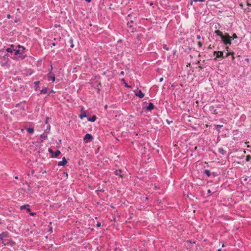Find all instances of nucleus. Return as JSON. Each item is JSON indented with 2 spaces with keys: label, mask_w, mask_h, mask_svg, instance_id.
I'll use <instances>...</instances> for the list:
<instances>
[{
  "label": "nucleus",
  "mask_w": 251,
  "mask_h": 251,
  "mask_svg": "<svg viewBox=\"0 0 251 251\" xmlns=\"http://www.w3.org/2000/svg\"><path fill=\"white\" fill-rule=\"evenodd\" d=\"M215 33L217 36H220L222 41L225 45H231L232 37L229 36L227 33L223 34L222 31L219 30H216L215 31Z\"/></svg>",
  "instance_id": "1"
},
{
  "label": "nucleus",
  "mask_w": 251,
  "mask_h": 251,
  "mask_svg": "<svg viewBox=\"0 0 251 251\" xmlns=\"http://www.w3.org/2000/svg\"><path fill=\"white\" fill-rule=\"evenodd\" d=\"M14 53L15 55H18V57H15V58L18 59V58H20L22 59H25L26 57V55L25 53V52L20 51V49H15Z\"/></svg>",
  "instance_id": "2"
},
{
  "label": "nucleus",
  "mask_w": 251,
  "mask_h": 251,
  "mask_svg": "<svg viewBox=\"0 0 251 251\" xmlns=\"http://www.w3.org/2000/svg\"><path fill=\"white\" fill-rule=\"evenodd\" d=\"M48 151L51 154V157L52 158L57 157L61 153L59 150H57L56 151L54 152L53 150L50 148L48 149Z\"/></svg>",
  "instance_id": "3"
},
{
  "label": "nucleus",
  "mask_w": 251,
  "mask_h": 251,
  "mask_svg": "<svg viewBox=\"0 0 251 251\" xmlns=\"http://www.w3.org/2000/svg\"><path fill=\"white\" fill-rule=\"evenodd\" d=\"M52 67L51 66L50 70L49 71V73L48 74V80H52V82H54L55 79V77L54 74L52 73Z\"/></svg>",
  "instance_id": "4"
},
{
  "label": "nucleus",
  "mask_w": 251,
  "mask_h": 251,
  "mask_svg": "<svg viewBox=\"0 0 251 251\" xmlns=\"http://www.w3.org/2000/svg\"><path fill=\"white\" fill-rule=\"evenodd\" d=\"M9 237V233L8 232H2L0 234V239L4 240L5 238H8Z\"/></svg>",
  "instance_id": "5"
},
{
  "label": "nucleus",
  "mask_w": 251,
  "mask_h": 251,
  "mask_svg": "<svg viewBox=\"0 0 251 251\" xmlns=\"http://www.w3.org/2000/svg\"><path fill=\"white\" fill-rule=\"evenodd\" d=\"M83 139L86 142H90L93 139V136L90 134L87 133L85 135Z\"/></svg>",
  "instance_id": "6"
},
{
  "label": "nucleus",
  "mask_w": 251,
  "mask_h": 251,
  "mask_svg": "<svg viewBox=\"0 0 251 251\" xmlns=\"http://www.w3.org/2000/svg\"><path fill=\"white\" fill-rule=\"evenodd\" d=\"M5 241H6V244L7 245H10L12 247L16 245V242L13 241L11 239H5Z\"/></svg>",
  "instance_id": "7"
},
{
  "label": "nucleus",
  "mask_w": 251,
  "mask_h": 251,
  "mask_svg": "<svg viewBox=\"0 0 251 251\" xmlns=\"http://www.w3.org/2000/svg\"><path fill=\"white\" fill-rule=\"evenodd\" d=\"M154 108V105L153 104V103L152 102H150L149 103V105L146 106V110L147 111H151L152 110H153Z\"/></svg>",
  "instance_id": "8"
},
{
  "label": "nucleus",
  "mask_w": 251,
  "mask_h": 251,
  "mask_svg": "<svg viewBox=\"0 0 251 251\" xmlns=\"http://www.w3.org/2000/svg\"><path fill=\"white\" fill-rule=\"evenodd\" d=\"M67 163V161L65 157L62 158V160L61 161H59L58 163V166H64L66 165Z\"/></svg>",
  "instance_id": "9"
},
{
  "label": "nucleus",
  "mask_w": 251,
  "mask_h": 251,
  "mask_svg": "<svg viewBox=\"0 0 251 251\" xmlns=\"http://www.w3.org/2000/svg\"><path fill=\"white\" fill-rule=\"evenodd\" d=\"M47 138V134L43 133L40 136V143H42Z\"/></svg>",
  "instance_id": "10"
},
{
  "label": "nucleus",
  "mask_w": 251,
  "mask_h": 251,
  "mask_svg": "<svg viewBox=\"0 0 251 251\" xmlns=\"http://www.w3.org/2000/svg\"><path fill=\"white\" fill-rule=\"evenodd\" d=\"M29 204H25L24 205H22L20 207V209H25L26 211L28 212H30V209L29 208Z\"/></svg>",
  "instance_id": "11"
},
{
  "label": "nucleus",
  "mask_w": 251,
  "mask_h": 251,
  "mask_svg": "<svg viewBox=\"0 0 251 251\" xmlns=\"http://www.w3.org/2000/svg\"><path fill=\"white\" fill-rule=\"evenodd\" d=\"M222 57V58H225L226 57H224V53L221 51H218V54L216 55V57L214 58V60H216L217 58Z\"/></svg>",
  "instance_id": "12"
},
{
  "label": "nucleus",
  "mask_w": 251,
  "mask_h": 251,
  "mask_svg": "<svg viewBox=\"0 0 251 251\" xmlns=\"http://www.w3.org/2000/svg\"><path fill=\"white\" fill-rule=\"evenodd\" d=\"M135 95L141 99L144 98L145 96L144 94L140 90H138Z\"/></svg>",
  "instance_id": "13"
},
{
  "label": "nucleus",
  "mask_w": 251,
  "mask_h": 251,
  "mask_svg": "<svg viewBox=\"0 0 251 251\" xmlns=\"http://www.w3.org/2000/svg\"><path fill=\"white\" fill-rule=\"evenodd\" d=\"M83 108H82L81 110V114H80L79 115V118L80 119H82L83 118H85L87 116L86 115V112L85 111L83 110Z\"/></svg>",
  "instance_id": "14"
},
{
  "label": "nucleus",
  "mask_w": 251,
  "mask_h": 251,
  "mask_svg": "<svg viewBox=\"0 0 251 251\" xmlns=\"http://www.w3.org/2000/svg\"><path fill=\"white\" fill-rule=\"evenodd\" d=\"M114 173L116 176H119L123 177V176L122 175V171L121 170H116Z\"/></svg>",
  "instance_id": "15"
},
{
  "label": "nucleus",
  "mask_w": 251,
  "mask_h": 251,
  "mask_svg": "<svg viewBox=\"0 0 251 251\" xmlns=\"http://www.w3.org/2000/svg\"><path fill=\"white\" fill-rule=\"evenodd\" d=\"M218 151L219 153L223 155H225L226 154V151H225L223 148H220L218 149Z\"/></svg>",
  "instance_id": "16"
},
{
  "label": "nucleus",
  "mask_w": 251,
  "mask_h": 251,
  "mask_svg": "<svg viewBox=\"0 0 251 251\" xmlns=\"http://www.w3.org/2000/svg\"><path fill=\"white\" fill-rule=\"evenodd\" d=\"M96 116L93 115L92 117L88 119V121L91 122H94L96 120Z\"/></svg>",
  "instance_id": "17"
},
{
  "label": "nucleus",
  "mask_w": 251,
  "mask_h": 251,
  "mask_svg": "<svg viewBox=\"0 0 251 251\" xmlns=\"http://www.w3.org/2000/svg\"><path fill=\"white\" fill-rule=\"evenodd\" d=\"M203 174L206 175L208 177L210 176L211 175V174L210 171L208 170H204Z\"/></svg>",
  "instance_id": "18"
},
{
  "label": "nucleus",
  "mask_w": 251,
  "mask_h": 251,
  "mask_svg": "<svg viewBox=\"0 0 251 251\" xmlns=\"http://www.w3.org/2000/svg\"><path fill=\"white\" fill-rule=\"evenodd\" d=\"M48 93V88L47 87L44 88L43 89L41 90L40 94H46Z\"/></svg>",
  "instance_id": "19"
},
{
  "label": "nucleus",
  "mask_w": 251,
  "mask_h": 251,
  "mask_svg": "<svg viewBox=\"0 0 251 251\" xmlns=\"http://www.w3.org/2000/svg\"><path fill=\"white\" fill-rule=\"evenodd\" d=\"M27 131L30 134L34 133V130L33 127H29L27 129Z\"/></svg>",
  "instance_id": "20"
},
{
  "label": "nucleus",
  "mask_w": 251,
  "mask_h": 251,
  "mask_svg": "<svg viewBox=\"0 0 251 251\" xmlns=\"http://www.w3.org/2000/svg\"><path fill=\"white\" fill-rule=\"evenodd\" d=\"M210 110L212 112V113L214 114H217V110L214 108L213 106H211L210 107Z\"/></svg>",
  "instance_id": "21"
},
{
  "label": "nucleus",
  "mask_w": 251,
  "mask_h": 251,
  "mask_svg": "<svg viewBox=\"0 0 251 251\" xmlns=\"http://www.w3.org/2000/svg\"><path fill=\"white\" fill-rule=\"evenodd\" d=\"M223 126V125H215L216 129L219 132H220V129Z\"/></svg>",
  "instance_id": "22"
},
{
  "label": "nucleus",
  "mask_w": 251,
  "mask_h": 251,
  "mask_svg": "<svg viewBox=\"0 0 251 251\" xmlns=\"http://www.w3.org/2000/svg\"><path fill=\"white\" fill-rule=\"evenodd\" d=\"M40 83V81H36L34 82V84H35V89L36 90L38 87H39V84Z\"/></svg>",
  "instance_id": "23"
},
{
  "label": "nucleus",
  "mask_w": 251,
  "mask_h": 251,
  "mask_svg": "<svg viewBox=\"0 0 251 251\" xmlns=\"http://www.w3.org/2000/svg\"><path fill=\"white\" fill-rule=\"evenodd\" d=\"M14 50H15L14 49H11L10 48H8L6 50L7 52H10V53H12L13 52V51H14Z\"/></svg>",
  "instance_id": "24"
},
{
  "label": "nucleus",
  "mask_w": 251,
  "mask_h": 251,
  "mask_svg": "<svg viewBox=\"0 0 251 251\" xmlns=\"http://www.w3.org/2000/svg\"><path fill=\"white\" fill-rule=\"evenodd\" d=\"M226 54L228 56L230 55H232V60H233L234 59V57L233 56V55H234L233 52H227Z\"/></svg>",
  "instance_id": "25"
},
{
  "label": "nucleus",
  "mask_w": 251,
  "mask_h": 251,
  "mask_svg": "<svg viewBox=\"0 0 251 251\" xmlns=\"http://www.w3.org/2000/svg\"><path fill=\"white\" fill-rule=\"evenodd\" d=\"M251 160V156L250 155H248L246 156V160L247 162L250 161Z\"/></svg>",
  "instance_id": "26"
},
{
  "label": "nucleus",
  "mask_w": 251,
  "mask_h": 251,
  "mask_svg": "<svg viewBox=\"0 0 251 251\" xmlns=\"http://www.w3.org/2000/svg\"><path fill=\"white\" fill-rule=\"evenodd\" d=\"M231 37H232V39L238 38V37H237V35L235 33H234L232 35V36Z\"/></svg>",
  "instance_id": "27"
},
{
  "label": "nucleus",
  "mask_w": 251,
  "mask_h": 251,
  "mask_svg": "<svg viewBox=\"0 0 251 251\" xmlns=\"http://www.w3.org/2000/svg\"><path fill=\"white\" fill-rule=\"evenodd\" d=\"M163 48L164 49H165V50H169V48L167 47L166 45H163Z\"/></svg>",
  "instance_id": "28"
},
{
  "label": "nucleus",
  "mask_w": 251,
  "mask_h": 251,
  "mask_svg": "<svg viewBox=\"0 0 251 251\" xmlns=\"http://www.w3.org/2000/svg\"><path fill=\"white\" fill-rule=\"evenodd\" d=\"M70 42L71 45V47L73 48L74 47V45L73 44V39H71L70 40Z\"/></svg>",
  "instance_id": "29"
},
{
  "label": "nucleus",
  "mask_w": 251,
  "mask_h": 251,
  "mask_svg": "<svg viewBox=\"0 0 251 251\" xmlns=\"http://www.w3.org/2000/svg\"><path fill=\"white\" fill-rule=\"evenodd\" d=\"M195 2H203L205 0H193Z\"/></svg>",
  "instance_id": "30"
},
{
  "label": "nucleus",
  "mask_w": 251,
  "mask_h": 251,
  "mask_svg": "<svg viewBox=\"0 0 251 251\" xmlns=\"http://www.w3.org/2000/svg\"><path fill=\"white\" fill-rule=\"evenodd\" d=\"M29 213L30 215H31V216H34L36 214L35 212H31V211Z\"/></svg>",
  "instance_id": "31"
},
{
  "label": "nucleus",
  "mask_w": 251,
  "mask_h": 251,
  "mask_svg": "<svg viewBox=\"0 0 251 251\" xmlns=\"http://www.w3.org/2000/svg\"><path fill=\"white\" fill-rule=\"evenodd\" d=\"M2 246H5L7 245L6 244V241H5V240H2Z\"/></svg>",
  "instance_id": "32"
},
{
  "label": "nucleus",
  "mask_w": 251,
  "mask_h": 251,
  "mask_svg": "<svg viewBox=\"0 0 251 251\" xmlns=\"http://www.w3.org/2000/svg\"><path fill=\"white\" fill-rule=\"evenodd\" d=\"M50 118L49 117H47L46 118V121H45V124H48V120L50 119Z\"/></svg>",
  "instance_id": "33"
},
{
  "label": "nucleus",
  "mask_w": 251,
  "mask_h": 251,
  "mask_svg": "<svg viewBox=\"0 0 251 251\" xmlns=\"http://www.w3.org/2000/svg\"><path fill=\"white\" fill-rule=\"evenodd\" d=\"M101 226V223L99 222H97V226L99 227Z\"/></svg>",
  "instance_id": "34"
},
{
  "label": "nucleus",
  "mask_w": 251,
  "mask_h": 251,
  "mask_svg": "<svg viewBox=\"0 0 251 251\" xmlns=\"http://www.w3.org/2000/svg\"><path fill=\"white\" fill-rule=\"evenodd\" d=\"M187 243H189V244H192V243L195 244L196 242L195 241H194L193 242H192L190 240H187Z\"/></svg>",
  "instance_id": "35"
},
{
  "label": "nucleus",
  "mask_w": 251,
  "mask_h": 251,
  "mask_svg": "<svg viewBox=\"0 0 251 251\" xmlns=\"http://www.w3.org/2000/svg\"><path fill=\"white\" fill-rule=\"evenodd\" d=\"M50 125H49V126H48L47 127V129H46V131L48 130V131H50Z\"/></svg>",
  "instance_id": "36"
},
{
  "label": "nucleus",
  "mask_w": 251,
  "mask_h": 251,
  "mask_svg": "<svg viewBox=\"0 0 251 251\" xmlns=\"http://www.w3.org/2000/svg\"><path fill=\"white\" fill-rule=\"evenodd\" d=\"M25 50V47H22V49H20V51L21 52H24V50Z\"/></svg>",
  "instance_id": "37"
},
{
  "label": "nucleus",
  "mask_w": 251,
  "mask_h": 251,
  "mask_svg": "<svg viewBox=\"0 0 251 251\" xmlns=\"http://www.w3.org/2000/svg\"><path fill=\"white\" fill-rule=\"evenodd\" d=\"M22 47H23V46H21V45H18V46H17V48H19V49H22Z\"/></svg>",
  "instance_id": "38"
},
{
  "label": "nucleus",
  "mask_w": 251,
  "mask_h": 251,
  "mask_svg": "<svg viewBox=\"0 0 251 251\" xmlns=\"http://www.w3.org/2000/svg\"><path fill=\"white\" fill-rule=\"evenodd\" d=\"M198 45H199V47L202 46V43L201 42H198Z\"/></svg>",
  "instance_id": "39"
},
{
  "label": "nucleus",
  "mask_w": 251,
  "mask_h": 251,
  "mask_svg": "<svg viewBox=\"0 0 251 251\" xmlns=\"http://www.w3.org/2000/svg\"><path fill=\"white\" fill-rule=\"evenodd\" d=\"M56 45V44L55 43H53L51 44V47H54Z\"/></svg>",
  "instance_id": "40"
},
{
  "label": "nucleus",
  "mask_w": 251,
  "mask_h": 251,
  "mask_svg": "<svg viewBox=\"0 0 251 251\" xmlns=\"http://www.w3.org/2000/svg\"><path fill=\"white\" fill-rule=\"evenodd\" d=\"M213 53H214V55H217V54H218V51H214Z\"/></svg>",
  "instance_id": "41"
},
{
  "label": "nucleus",
  "mask_w": 251,
  "mask_h": 251,
  "mask_svg": "<svg viewBox=\"0 0 251 251\" xmlns=\"http://www.w3.org/2000/svg\"><path fill=\"white\" fill-rule=\"evenodd\" d=\"M14 45H11L10 48L11 49H14Z\"/></svg>",
  "instance_id": "42"
},
{
  "label": "nucleus",
  "mask_w": 251,
  "mask_h": 251,
  "mask_svg": "<svg viewBox=\"0 0 251 251\" xmlns=\"http://www.w3.org/2000/svg\"><path fill=\"white\" fill-rule=\"evenodd\" d=\"M125 87H129V86L128 85V84L125 82Z\"/></svg>",
  "instance_id": "43"
},
{
  "label": "nucleus",
  "mask_w": 251,
  "mask_h": 251,
  "mask_svg": "<svg viewBox=\"0 0 251 251\" xmlns=\"http://www.w3.org/2000/svg\"><path fill=\"white\" fill-rule=\"evenodd\" d=\"M124 71H121V73H120V75H124Z\"/></svg>",
  "instance_id": "44"
},
{
  "label": "nucleus",
  "mask_w": 251,
  "mask_h": 251,
  "mask_svg": "<svg viewBox=\"0 0 251 251\" xmlns=\"http://www.w3.org/2000/svg\"><path fill=\"white\" fill-rule=\"evenodd\" d=\"M163 77L160 78V79H159V81L160 82H162V81H163Z\"/></svg>",
  "instance_id": "45"
},
{
  "label": "nucleus",
  "mask_w": 251,
  "mask_h": 251,
  "mask_svg": "<svg viewBox=\"0 0 251 251\" xmlns=\"http://www.w3.org/2000/svg\"><path fill=\"white\" fill-rule=\"evenodd\" d=\"M7 18L8 19H10V18H11V16H10V15L8 14V15H7Z\"/></svg>",
  "instance_id": "46"
},
{
  "label": "nucleus",
  "mask_w": 251,
  "mask_h": 251,
  "mask_svg": "<svg viewBox=\"0 0 251 251\" xmlns=\"http://www.w3.org/2000/svg\"><path fill=\"white\" fill-rule=\"evenodd\" d=\"M198 67H199V68H200L201 70L203 69V67L202 66H199Z\"/></svg>",
  "instance_id": "47"
},
{
  "label": "nucleus",
  "mask_w": 251,
  "mask_h": 251,
  "mask_svg": "<svg viewBox=\"0 0 251 251\" xmlns=\"http://www.w3.org/2000/svg\"><path fill=\"white\" fill-rule=\"evenodd\" d=\"M193 0H191V1H190V4L191 5H193Z\"/></svg>",
  "instance_id": "48"
},
{
  "label": "nucleus",
  "mask_w": 251,
  "mask_h": 251,
  "mask_svg": "<svg viewBox=\"0 0 251 251\" xmlns=\"http://www.w3.org/2000/svg\"><path fill=\"white\" fill-rule=\"evenodd\" d=\"M228 49H229V47H226V50H228Z\"/></svg>",
  "instance_id": "49"
},
{
  "label": "nucleus",
  "mask_w": 251,
  "mask_h": 251,
  "mask_svg": "<svg viewBox=\"0 0 251 251\" xmlns=\"http://www.w3.org/2000/svg\"><path fill=\"white\" fill-rule=\"evenodd\" d=\"M88 2H90L91 1V0H85Z\"/></svg>",
  "instance_id": "50"
},
{
  "label": "nucleus",
  "mask_w": 251,
  "mask_h": 251,
  "mask_svg": "<svg viewBox=\"0 0 251 251\" xmlns=\"http://www.w3.org/2000/svg\"><path fill=\"white\" fill-rule=\"evenodd\" d=\"M200 38H201L200 35H198V36H197V38H198V39H200Z\"/></svg>",
  "instance_id": "51"
},
{
  "label": "nucleus",
  "mask_w": 251,
  "mask_h": 251,
  "mask_svg": "<svg viewBox=\"0 0 251 251\" xmlns=\"http://www.w3.org/2000/svg\"><path fill=\"white\" fill-rule=\"evenodd\" d=\"M122 81H124V82H125V79L124 78H123V79H122Z\"/></svg>",
  "instance_id": "52"
},
{
  "label": "nucleus",
  "mask_w": 251,
  "mask_h": 251,
  "mask_svg": "<svg viewBox=\"0 0 251 251\" xmlns=\"http://www.w3.org/2000/svg\"><path fill=\"white\" fill-rule=\"evenodd\" d=\"M18 178V177L17 176H15V179H17Z\"/></svg>",
  "instance_id": "53"
},
{
  "label": "nucleus",
  "mask_w": 251,
  "mask_h": 251,
  "mask_svg": "<svg viewBox=\"0 0 251 251\" xmlns=\"http://www.w3.org/2000/svg\"><path fill=\"white\" fill-rule=\"evenodd\" d=\"M208 193H211L210 190H208Z\"/></svg>",
  "instance_id": "54"
},
{
  "label": "nucleus",
  "mask_w": 251,
  "mask_h": 251,
  "mask_svg": "<svg viewBox=\"0 0 251 251\" xmlns=\"http://www.w3.org/2000/svg\"><path fill=\"white\" fill-rule=\"evenodd\" d=\"M49 231L52 232V228H51L49 230Z\"/></svg>",
  "instance_id": "55"
},
{
  "label": "nucleus",
  "mask_w": 251,
  "mask_h": 251,
  "mask_svg": "<svg viewBox=\"0 0 251 251\" xmlns=\"http://www.w3.org/2000/svg\"><path fill=\"white\" fill-rule=\"evenodd\" d=\"M227 56H228L227 55V54H226H226L225 55V56H224V57H226H226H227Z\"/></svg>",
  "instance_id": "56"
},
{
  "label": "nucleus",
  "mask_w": 251,
  "mask_h": 251,
  "mask_svg": "<svg viewBox=\"0 0 251 251\" xmlns=\"http://www.w3.org/2000/svg\"><path fill=\"white\" fill-rule=\"evenodd\" d=\"M227 56H228L227 55V54H226H226L225 55V56H224V57H226H226H227Z\"/></svg>",
  "instance_id": "57"
},
{
  "label": "nucleus",
  "mask_w": 251,
  "mask_h": 251,
  "mask_svg": "<svg viewBox=\"0 0 251 251\" xmlns=\"http://www.w3.org/2000/svg\"><path fill=\"white\" fill-rule=\"evenodd\" d=\"M218 251H221V249H218Z\"/></svg>",
  "instance_id": "58"
},
{
  "label": "nucleus",
  "mask_w": 251,
  "mask_h": 251,
  "mask_svg": "<svg viewBox=\"0 0 251 251\" xmlns=\"http://www.w3.org/2000/svg\"><path fill=\"white\" fill-rule=\"evenodd\" d=\"M187 247L189 248H191L189 245H187Z\"/></svg>",
  "instance_id": "59"
},
{
  "label": "nucleus",
  "mask_w": 251,
  "mask_h": 251,
  "mask_svg": "<svg viewBox=\"0 0 251 251\" xmlns=\"http://www.w3.org/2000/svg\"><path fill=\"white\" fill-rule=\"evenodd\" d=\"M133 23V21H131L130 22V24H131Z\"/></svg>",
  "instance_id": "60"
},
{
  "label": "nucleus",
  "mask_w": 251,
  "mask_h": 251,
  "mask_svg": "<svg viewBox=\"0 0 251 251\" xmlns=\"http://www.w3.org/2000/svg\"><path fill=\"white\" fill-rule=\"evenodd\" d=\"M211 48L210 45V46H209V47H208V49H211Z\"/></svg>",
  "instance_id": "61"
},
{
  "label": "nucleus",
  "mask_w": 251,
  "mask_h": 251,
  "mask_svg": "<svg viewBox=\"0 0 251 251\" xmlns=\"http://www.w3.org/2000/svg\"><path fill=\"white\" fill-rule=\"evenodd\" d=\"M225 246L224 244L222 245V247H224Z\"/></svg>",
  "instance_id": "62"
},
{
  "label": "nucleus",
  "mask_w": 251,
  "mask_h": 251,
  "mask_svg": "<svg viewBox=\"0 0 251 251\" xmlns=\"http://www.w3.org/2000/svg\"><path fill=\"white\" fill-rule=\"evenodd\" d=\"M53 40H54V41H55V40H56V39H55V38H54V39H53Z\"/></svg>",
  "instance_id": "63"
},
{
  "label": "nucleus",
  "mask_w": 251,
  "mask_h": 251,
  "mask_svg": "<svg viewBox=\"0 0 251 251\" xmlns=\"http://www.w3.org/2000/svg\"><path fill=\"white\" fill-rule=\"evenodd\" d=\"M248 5H250L251 6V4H248Z\"/></svg>",
  "instance_id": "64"
}]
</instances>
